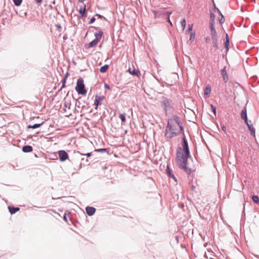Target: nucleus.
<instances>
[{
	"instance_id": "f257e3e1",
	"label": "nucleus",
	"mask_w": 259,
	"mask_h": 259,
	"mask_svg": "<svg viewBox=\"0 0 259 259\" xmlns=\"http://www.w3.org/2000/svg\"><path fill=\"white\" fill-rule=\"evenodd\" d=\"M181 133L184 135V127L183 124L177 115H174L167 121L166 126L165 138L167 140H170L173 137L179 136Z\"/></svg>"
},
{
	"instance_id": "f03ea898",
	"label": "nucleus",
	"mask_w": 259,
	"mask_h": 259,
	"mask_svg": "<svg viewBox=\"0 0 259 259\" xmlns=\"http://www.w3.org/2000/svg\"><path fill=\"white\" fill-rule=\"evenodd\" d=\"M182 148L179 147L177 149L176 152V160L177 162L178 166L179 168L183 170L187 174L190 175L191 172V168L188 167V158L190 156H186L182 154Z\"/></svg>"
},
{
	"instance_id": "7ed1b4c3",
	"label": "nucleus",
	"mask_w": 259,
	"mask_h": 259,
	"mask_svg": "<svg viewBox=\"0 0 259 259\" xmlns=\"http://www.w3.org/2000/svg\"><path fill=\"white\" fill-rule=\"evenodd\" d=\"M66 150L68 151V153L66 152V160L68 159L69 161L71 162L75 165H78L79 163V159L80 158V156L83 155L87 156L88 158H90L95 154L94 151L86 153H82L79 151L75 152L74 151L73 152H72L67 149H66Z\"/></svg>"
},
{
	"instance_id": "20e7f679",
	"label": "nucleus",
	"mask_w": 259,
	"mask_h": 259,
	"mask_svg": "<svg viewBox=\"0 0 259 259\" xmlns=\"http://www.w3.org/2000/svg\"><path fill=\"white\" fill-rule=\"evenodd\" d=\"M160 105L166 114L168 112L174 110V103L170 99L167 98L165 97H162V100L160 102Z\"/></svg>"
},
{
	"instance_id": "39448f33",
	"label": "nucleus",
	"mask_w": 259,
	"mask_h": 259,
	"mask_svg": "<svg viewBox=\"0 0 259 259\" xmlns=\"http://www.w3.org/2000/svg\"><path fill=\"white\" fill-rule=\"evenodd\" d=\"M75 90L79 95H85L87 94V91L85 88L82 78H79L77 79Z\"/></svg>"
},
{
	"instance_id": "423d86ee",
	"label": "nucleus",
	"mask_w": 259,
	"mask_h": 259,
	"mask_svg": "<svg viewBox=\"0 0 259 259\" xmlns=\"http://www.w3.org/2000/svg\"><path fill=\"white\" fill-rule=\"evenodd\" d=\"M182 146L183 147V149L182 148V149L183 151V152H182V154H185L186 156H190L188 143L185 135L182 138Z\"/></svg>"
},
{
	"instance_id": "0eeeda50",
	"label": "nucleus",
	"mask_w": 259,
	"mask_h": 259,
	"mask_svg": "<svg viewBox=\"0 0 259 259\" xmlns=\"http://www.w3.org/2000/svg\"><path fill=\"white\" fill-rule=\"evenodd\" d=\"M67 111L66 110V122H67V124H66V126H71L72 124L74 123L75 118L74 117V115H72L71 113L67 114Z\"/></svg>"
},
{
	"instance_id": "6e6552de",
	"label": "nucleus",
	"mask_w": 259,
	"mask_h": 259,
	"mask_svg": "<svg viewBox=\"0 0 259 259\" xmlns=\"http://www.w3.org/2000/svg\"><path fill=\"white\" fill-rule=\"evenodd\" d=\"M105 99V97L104 96H99L98 95H96L95 96L94 105L96 106V109H97L98 106L102 104L103 101Z\"/></svg>"
},
{
	"instance_id": "1a4fd4ad",
	"label": "nucleus",
	"mask_w": 259,
	"mask_h": 259,
	"mask_svg": "<svg viewBox=\"0 0 259 259\" xmlns=\"http://www.w3.org/2000/svg\"><path fill=\"white\" fill-rule=\"evenodd\" d=\"M240 116L241 119L244 121V122L245 123H247V122H249L247 118V109L246 107H244L243 109L242 110L240 113Z\"/></svg>"
},
{
	"instance_id": "9d476101",
	"label": "nucleus",
	"mask_w": 259,
	"mask_h": 259,
	"mask_svg": "<svg viewBox=\"0 0 259 259\" xmlns=\"http://www.w3.org/2000/svg\"><path fill=\"white\" fill-rule=\"evenodd\" d=\"M96 210V208L92 206H87L85 207L86 213L89 216H92L94 215Z\"/></svg>"
},
{
	"instance_id": "9b49d317",
	"label": "nucleus",
	"mask_w": 259,
	"mask_h": 259,
	"mask_svg": "<svg viewBox=\"0 0 259 259\" xmlns=\"http://www.w3.org/2000/svg\"><path fill=\"white\" fill-rule=\"evenodd\" d=\"M226 67L225 66L223 69H221V75L223 77V80L225 83H226L228 81V76L227 74V72L226 70Z\"/></svg>"
},
{
	"instance_id": "f8f14e48",
	"label": "nucleus",
	"mask_w": 259,
	"mask_h": 259,
	"mask_svg": "<svg viewBox=\"0 0 259 259\" xmlns=\"http://www.w3.org/2000/svg\"><path fill=\"white\" fill-rule=\"evenodd\" d=\"M247 126V127L249 131L250 132V134L251 136L255 137V129L253 128L252 124L251 123V121H249L247 122V123H245Z\"/></svg>"
},
{
	"instance_id": "ddd939ff",
	"label": "nucleus",
	"mask_w": 259,
	"mask_h": 259,
	"mask_svg": "<svg viewBox=\"0 0 259 259\" xmlns=\"http://www.w3.org/2000/svg\"><path fill=\"white\" fill-rule=\"evenodd\" d=\"M166 173L167 175L175 181H177L176 178L174 176L171 169H170L168 166H167L166 169Z\"/></svg>"
},
{
	"instance_id": "4468645a",
	"label": "nucleus",
	"mask_w": 259,
	"mask_h": 259,
	"mask_svg": "<svg viewBox=\"0 0 259 259\" xmlns=\"http://www.w3.org/2000/svg\"><path fill=\"white\" fill-rule=\"evenodd\" d=\"M98 42V38H95L88 45L87 48L89 49L95 47L97 45Z\"/></svg>"
},
{
	"instance_id": "2eb2a0df",
	"label": "nucleus",
	"mask_w": 259,
	"mask_h": 259,
	"mask_svg": "<svg viewBox=\"0 0 259 259\" xmlns=\"http://www.w3.org/2000/svg\"><path fill=\"white\" fill-rule=\"evenodd\" d=\"M79 13L80 14L81 16L83 17H85L87 15L86 13V6L84 5V7H81L79 8Z\"/></svg>"
},
{
	"instance_id": "dca6fc26",
	"label": "nucleus",
	"mask_w": 259,
	"mask_h": 259,
	"mask_svg": "<svg viewBox=\"0 0 259 259\" xmlns=\"http://www.w3.org/2000/svg\"><path fill=\"white\" fill-rule=\"evenodd\" d=\"M212 42L213 45V47L215 48L216 50L219 49V46H218V38H212Z\"/></svg>"
},
{
	"instance_id": "f3484780",
	"label": "nucleus",
	"mask_w": 259,
	"mask_h": 259,
	"mask_svg": "<svg viewBox=\"0 0 259 259\" xmlns=\"http://www.w3.org/2000/svg\"><path fill=\"white\" fill-rule=\"evenodd\" d=\"M32 147L30 145L24 146L22 148V151L24 152H30L32 151Z\"/></svg>"
},
{
	"instance_id": "a211bd4d",
	"label": "nucleus",
	"mask_w": 259,
	"mask_h": 259,
	"mask_svg": "<svg viewBox=\"0 0 259 259\" xmlns=\"http://www.w3.org/2000/svg\"><path fill=\"white\" fill-rule=\"evenodd\" d=\"M229 44H230L229 38V36H228V34L227 33L226 34V40H225V44H224L225 48L227 50V51L229 50Z\"/></svg>"
},
{
	"instance_id": "6ab92c4d",
	"label": "nucleus",
	"mask_w": 259,
	"mask_h": 259,
	"mask_svg": "<svg viewBox=\"0 0 259 259\" xmlns=\"http://www.w3.org/2000/svg\"><path fill=\"white\" fill-rule=\"evenodd\" d=\"M8 208L11 214H14L20 210L19 207H14L11 206H9Z\"/></svg>"
},
{
	"instance_id": "aec40b11",
	"label": "nucleus",
	"mask_w": 259,
	"mask_h": 259,
	"mask_svg": "<svg viewBox=\"0 0 259 259\" xmlns=\"http://www.w3.org/2000/svg\"><path fill=\"white\" fill-rule=\"evenodd\" d=\"M59 156L61 161L65 160V151L61 150L58 152Z\"/></svg>"
},
{
	"instance_id": "412c9836",
	"label": "nucleus",
	"mask_w": 259,
	"mask_h": 259,
	"mask_svg": "<svg viewBox=\"0 0 259 259\" xmlns=\"http://www.w3.org/2000/svg\"><path fill=\"white\" fill-rule=\"evenodd\" d=\"M103 34V32L102 31H99L98 32H96L95 33V36L96 37L95 38H98V40L99 41V40L102 38Z\"/></svg>"
},
{
	"instance_id": "4be33fe9",
	"label": "nucleus",
	"mask_w": 259,
	"mask_h": 259,
	"mask_svg": "<svg viewBox=\"0 0 259 259\" xmlns=\"http://www.w3.org/2000/svg\"><path fill=\"white\" fill-rule=\"evenodd\" d=\"M109 68V65L108 64H105L100 68V71L101 73H105L107 71Z\"/></svg>"
},
{
	"instance_id": "5701e85b",
	"label": "nucleus",
	"mask_w": 259,
	"mask_h": 259,
	"mask_svg": "<svg viewBox=\"0 0 259 259\" xmlns=\"http://www.w3.org/2000/svg\"><path fill=\"white\" fill-rule=\"evenodd\" d=\"M210 92H211V87H210V86L208 85L205 89V90L204 92V95L205 96H207L210 94Z\"/></svg>"
},
{
	"instance_id": "b1692460",
	"label": "nucleus",
	"mask_w": 259,
	"mask_h": 259,
	"mask_svg": "<svg viewBox=\"0 0 259 259\" xmlns=\"http://www.w3.org/2000/svg\"><path fill=\"white\" fill-rule=\"evenodd\" d=\"M94 152H101V153H108V151L107 149L106 148H100V149H96L94 150Z\"/></svg>"
},
{
	"instance_id": "393cba45",
	"label": "nucleus",
	"mask_w": 259,
	"mask_h": 259,
	"mask_svg": "<svg viewBox=\"0 0 259 259\" xmlns=\"http://www.w3.org/2000/svg\"><path fill=\"white\" fill-rule=\"evenodd\" d=\"M126 114L125 113H120L119 114V118L121 119V123H125L126 121L125 118Z\"/></svg>"
},
{
	"instance_id": "a878e982",
	"label": "nucleus",
	"mask_w": 259,
	"mask_h": 259,
	"mask_svg": "<svg viewBox=\"0 0 259 259\" xmlns=\"http://www.w3.org/2000/svg\"><path fill=\"white\" fill-rule=\"evenodd\" d=\"M251 199L252 201L255 203H259V197L257 195H253L252 196Z\"/></svg>"
},
{
	"instance_id": "bb28decb",
	"label": "nucleus",
	"mask_w": 259,
	"mask_h": 259,
	"mask_svg": "<svg viewBox=\"0 0 259 259\" xmlns=\"http://www.w3.org/2000/svg\"><path fill=\"white\" fill-rule=\"evenodd\" d=\"M42 124V123H36V124H34L32 125H28V128H36L37 127H39V126H40V125Z\"/></svg>"
},
{
	"instance_id": "cd10ccee",
	"label": "nucleus",
	"mask_w": 259,
	"mask_h": 259,
	"mask_svg": "<svg viewBox=\"0 0 259 259\" xmlns=\"http://www.w3.org/2000/svg\"><path fill=\"white\" fill-rule=\"evenodd\" d=\"M215 15L211 12L210 14V23H214Z\"/></svg>"
},
{
	"instance_id": "c85d7f7f",
	"label": "nucleus",
	"mask_w": 259,
	"mask_h": 259,
	"mask_svg": "<svg viewBox=\"0 0 259 259\" xmlns=\"http://www.w3.org/2000/svg\"><path fill=\"white\" fill-rule=\"evenodd\" d=\"M211 38L218 37L217 33L215 29L214 30H212L211 31Z\"/></svg>"
},
{
	"instance_id": "c756f323",
	"label": "nucleus",
	"mask_w": 259,
	"mask_h": 259,
	"mask_svg": "<svg viewBox=\"0 0 259 259\" xmlns=\"http://www.w3.org/2000/svg\"><path fill=\"white\" fill-rule=\"evenodd\" d=\"M15 6H19L22 2V0H13Z\"/></svg>"
},
{
	"instance_id": "7c9ffc66",
	"label": "nucleus",
	"mask_w": 259,
	"mask_h": 259,
	"mask_svg": "<svg viewBox=\"0 0 259 259\" xmlns=\"http://www.w3.org/2000/svg\"><path fill=\"white\" fill-rule=\"evenodd\" d=\"M181 25L182 26V27H183V30H184L186 27V20L185 19H183L181 22Z\"/></svg>"
},
{
	"instance_id": "2f4dec72",
	"label": "nucleus",
	"mask_w": 259,
	"mask_h": 259,
	"mask_svg": "<svg viewBox=\"0 0 259 259\" xmlns=\"http://www.w3.org/2000/svg\"><path fill=\"white\" fill-rule=\"evenodd\" d=\"M192 28H193V24H189V25H188V29H187V30H186V33H189V32L191 31H192Z\"/></svg>"
},
{
	"instance_id": "473e14b6",
	"label": "nucleus",
	"mask_w": 259,
	"mask_h": 259,
	"mask_svg": "<svg viewBox=\"0 0 259 259\" xmlns=\"http://www.w3.org/2000/svg\"><path fill=\"white\" fill-rule=\"evenodd\" d=\"M210 107H211L212 112L214 113V114L215 115H216V108H215V107L212 104L210 105Z\"/></svg>"
},
{
	"instance_id": "72a5a7b5",
	"label": "nucleus",
	"mask_w": 259,
	"mask_h": 259,
	"mask_svg": "<svg viewBox=\"0 0 259 259\" xmlns=\"http://www.w3.org/2000/svg\"><path fill=\"white\" fill-rule=\"evenodd\" d=\"M129 71L132 75H138V71L136 70L135 69H134L132 71H131L130 69H129Z\"/></svg>"
},
{
	"instance_id": "f704fd0d",
	"label": "nucleus",
	"mask_w": 259,
	"mask_h": 259,
	"mask_svg": "<svg viewBox=\"0 0 259 259\" xmlns=\"http://www.w3.org/2000/svg\"><path fill=\"white\" fill-rule=\"evenodd\" d=\"M195 32H192L190 34V40H194L195 38Z\"/></svg>"
},
{
	"instance_id": "c9c22d12",
	"label": "nucleus",
	"mask_w": 259,
	"mask_h": 259,
	"mask_svg": "<svg viewBox=\"0 0 259 259\" xmlns=\"http://www.w3.org/2000/svg\"><path fill=\"white\" fill-rule=\"evenodd\" d=\"M219 22H220V23L221 24H222L223 23H224V22H225V18H224V16H223L222 14H221V19L219 20Z\"/></svg>"
},
{
	"instance_id": "e433bc0d",
	"label": "nucleus",
	"mask_w": 259,
	"mask_h": 259,
	"mask_svg": "<svg viewBox=\"0 0 259 259\" xmlns=\"http://www.w3.org/2000/svg\"><path fill=\"white\" fill-rule=\"evenodd\" d=\"M96 20V19L94 17H93L90 20V21L89 22V24H92Z\"/></svg>"
},
{
	"instance_id": "4c0bfd02",
	"label": "nucleus",
	"mask_w": 259,
	"mask_h": 259,
	"mask_svg": "<svg viewBox=\"0 0 259 259\" xmlns=\"http://www.w3.org/2000/svg\"><path fill=\"white\" fill-rule=\"evenodd\" d=\"M210 30H215L214 27V23H210Z\"/></svg>"
},
{
	"instance_id": "58836bf2",
	"label": "nucleus",
	"mask_w": 259,
	"mask_h": 259,
	"mask_svg": "<svg viewBox=\"0 0 259 259\" xmlns=\"http://www.w3.org/2000/svg\"><path fill=\"white\" fill-rule=\"evenodd\" d=\"M104 87L105 89L110 90V86L106 83H104Z\"/></svg>"
},
{
	"instance_id": "ea45409f",
	"label": "nucleus",
	"mask_w": 259,
	"mask_h": 259,
	"mask_svg": "<svg viewBox=\"0 0 259 259\" xmlns=\"http://www.w3.org/2000/svg\"><path fill=\"white\" fill-rule=\"evenodd\" d=\"M96 16H97L98 18H103L104 19H105V18L104 16H103L102 15H101L100 14H96Z\"/></svg>"
},
{
	"instance_id": "a19ab883",
	"label": "nucleus",
	"mask_w": 259,
	"mask_h": 259,
	"mask_svg": "<svg viewBox=\"0 0 259 259\" xmlns=\"http://www.w3.org/2000/svg\"><path fill=\"white\" fill-rule=\"evenodd\" d=\"M221 127L222 130L225 132L226 131V127L225 126V125L224 124H221Z\"/></svg>"
},
{
	"instance_id": "79ce46f5",
	"label": "nucleus",
	"mask_w": 259,
	"mask_h": 259,
	"mask_svg": "<svg viewBox=\"0 0 259 259\" xmlns=\"http://www.w3.org/2000/svg\"><path fill=\"white\" fill-rule=\"evenodd\" d=\"M62 88H63L65 87V77H64L62 80Z\"/></svg>"
},
{
	"instance_id": "37998d69",
	"label": "nucleus",
	"mask_w": 259,
	"mask_h": 259,
	"mask_svg": "<svg viewBox=\"0 0 259 259\" xmlns=\"http://www.w3.org/2000/svg\"><path fill=\"white\" fill-rule=\"evenodd\" d=\"M165 14L168 16V18H169L171 14V12H166Z\"/></svg>"
},
{
	"instance_id": "c03bdc74",
	"label": "nucleus",
	"mask_w": 259,
	"mask_h": 259,
	"mask_svg": "<svg viewBox=\"0 0 259 259\" xmlns=\"http://www.w3.org/2000/svg\"><path fill=\"white\" fill-rule=\"evenodd\" d=\"M35 1L37 4H40L42 2V0H35Z\"/></svg>"
},
{
	"instance_id": "a18cd8bd",
	"label": "nucleus",
	"mask_w": 259,
	"mask_h": 259,
	"mask_svg": "<svg viewBox=\"0 0 259 259\" xmlns=\"http://www.w3.org/2000/svg\"><path fill=\"white\" fill-rule=\"evenodd\" d=\"M168 22L170 23V25H171V26H172V24L171 22L170 21L169 18H168Z\"/></svg>"
},
{
	"instance_id": "49530a36",
	"label": "nucleus",
	"mask_w": 259,
	"mask_h": 259,
	"mask_svg": "<svg viewBox=\"0 0 259 259\" xmlns=\"http://www.w3.org/2000/svg\"><path fill=\"white\" fill-rule=\"evenodd\" d=\"M56 26L57 27V28H58L59 30H60V28H61V26H59V25H56Z\"/></svg>"
},
{
	"instance_id": "de8ad7c7",
	"label": "nucleus",
	"mask_w": 259,
	"mask_h": 259,
	"mask_svg": "<svg viewBox=\"0 0 259 259\" xmlns=\"http://www.w3.org/2000/svg\"><path fill=\"white\" fill-rule=\"evenodd\" d=\"M68 72L67 71L66 72V79L67 78V77H68Z\"/></svg>"
},
{
	"instance_id": "09e8293b",
	"label": "nucleus",
	"mask_w": 259,
	"mask_h": 259,
	"mask_svg": "<svg viewBox=\"0 0 259 259\" xmlns=\"http://www.w3.org/2000/svg\"><path fill=\"white\" fill-rule=\"evenodd\" d=\"M78 1H79V2L80 3H83V2H84L85 0H78Z\"/></svg>"
},
{
	"instance_id": "8fccbe9b",
	"label": "nucleus",
	"mask_w": 259,
	"mask_h": 259,
	"mask_svg": "<svg viewBox=\"0 0 259 259\" xmlns=\"http://www.w3.org/2000/svg\"><path fill=\"white\" fill-rule=\"evenodd\" d=\"M91 27H93V28H95V29H96V30H98V27H97L91 26Z\"/></svg>"
},
{
	"instance_id": "3c124183",
	"label": "nucleus",
	"mask_w": 259,
	"mask_h": 259,
	"mask_svg": "<svg viewBox=\"0 0 259 259\" xmlns=\"http://www.w3.org/2000/svg\"><path fill=\"white\" fill-rule=\"evenodd\" d=\"M84 160V158L83 157H81V156H80V158L79 159V160Z\"/></svg>"
},
{
	"instance_id": "603ef678",
	"label": "nucleus",
	"mask_w": 259,
	"mask_h": 259,
	"mask_svg": "<svg viewBox=\"0 0 259 259\" xmlns=\"http://www.w3.org/2000/svg\"><path fill=\"white\" fill-rule=\"evenodd\" d=\"M66 212H68V213H69L70 212H68L67 210H66ZM67 214V213H66V214Z\"/></svg>"
},
{
	"instance_id": "864d4df0",
	"label": "nucleus",
	"mask_w": 259,
	"mask_h": 259,
	"mask_svg": "<svg viewBox=\"0 0 259 259\" xmlns=\"http://www.w3.org/2000/svg\"><path fill=\"white\" fill-rule=\"evenodd\" d=\"M63 218L64 220H65V214H64Z\"/></svg>"
},
{
	"instance_id": "5fc2aeb1",
	"label": "nucleus",
	"mask_w": 259,
	"mask_h": 259,
	"mask_svg": "<svg viewBox=\"0 0 259 259\" xmlns=\"http://www.w3.org/2000/svg\"><path fill=\"white\" fill-rule=\"evenodd\" d=\"M65 221H66V222H67V219L66 218Z\"/></svg>"
},
{
	"instance_id": "6e6d98bb",
	"label": "nucleus",
	"mask_w": 259,
	"mask_h": 259,
	"mask_svg": "<svg viewBox=\"0 0 259 259\" xmlns=\"http://www.w3.org/2000/svg\"><path fill=\"white\" fill-rule=\"evenodd\" d=\"M70 145V143L68 144V146H69Z\"/></svg>"
},
{
	"instance_id": "4d7b16f0",
	"label": "nucleus",
	"mask_w": 259,
	"mask_h": 259,
	"mask_svg": "<svg viewBox=\"0 0 259 259\" xmlns=\"http://www.w3.org/2000/svg\"><path fill=\"white\" fill-rule=\"evenodd\" d=\"M86 161H87V162L89 161L88 159H87Z\"/></svg>"
},
{
	"instance_id": "13d9d810",
	"label": "nucleus",
	"mask_w": 259,
	"mask_h": 259,
	"mask_svg": "<svg viewBox=\"0 0 259 259\" xmlns=\"http://www.w3.org/2000/svg\"><path fill=\"white\" fill-rule=\"evenodd\" d=\"M67 104H66V105H65L66 108L67 107Z\"/></svg>"
}]
</instances>
